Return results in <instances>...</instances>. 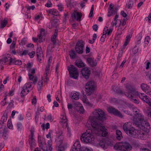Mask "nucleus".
<instances>
[{
  "label": "nucleus",
  "instance_id": "9b49d317",
  "mask_svg": "<svg viewBox=\"0 0 151 151\" xmlns=\"http://www.w3.org/2000/svg\"><path fill=\"white\" fill-rule=\"evenodd\" d=\"M74 106L75 109L77 111L81 114H83L84 112L83 106L79 102L76 101L74 103Z\"/></svg>",
  "mask_w": 151,
  "mask_h": 151
},
{
  "label": "nucleus",
  "instance_id": "37998d69",
  "mask_svg": "<svg viewBox=\"0 0 151 151\" xmlns=\"http://www.w3.org/2000/svg\"><path fill=\"white\" fill-rule=\"evenodd\" d=\"M7 23V22L6 20H4V22H2L1 24V28H3L4 27Z\"/></svg>",
  "mask_w": 151,
  "mask_h": 151
},
{
  "label": "nucleus",
  "instance_id": "6e6d98bb",
  "mask_svg": "<svg viewBox=\"0 0 151 151\" xmlns=\"http://www.w3.org/2000/svg\"><path fill=\"white\" fill-rule=\"evenodd\" d=\"M47 119L50 122H52L53 120V118L51 114L48 115L47 117Z\"/></svg>",
  "mask_w": 151,
  "mask_h": 151
},
{
  "label": "nucleus",
  "instance_id": "c03bdc74",
  "mask_svg": "<svg viewBox=\"0 0 151 151\" xmlns=\"http://www.w3.org/2000/svg\"><path fill=\"white\" fill-rule=\"evenodd\" d=\"M58 20H54L52 22V27H56Z\"/></svg>",
  "mask_w": 151,
  "mask_h": 151
},
{
  "label": "nucleus",
  "instance_id": "473e14b6",
  "mask_svg": "<svg viewBox=\"0 0 151 151\" xmlns=\"http://www.w3.org/2000/svg\"><path fill=\"white\" fill-rule=\"evenodd\" d=\"M26 89L24 88L23 87V90L21 91V96L22 98L24 97V96L27 94V93L26 92V90H27Z\"/></svg>",
  "mask_w": 151,
  "mask_h": 151
},
{
  "label": "nucleus",
  "instance_id": "0eeeda50",
  "mask_svg": "<svg viewBox=\"0 0 151 151\" xmlns=\"http://www.w3.org/2000/svg\"><path fill=\"white\" fill-rule=\"evenodd\" d=\"M70 76L75 79H76L78 76V72L77 68L73 65H70L68 67Z\"/></svg>",
  "mask_w": 151,
  "mask_h": 151
},
{
  "label": "nucleus",
  "instance_id": "13d9d810",
  "mask_svg": "<svg viewBox=\"0 0 151 151\" xmlns=\"http://www.w3.org/2000/svg\"><path fill=\"white\" fill-rule=\"evenodd\" d=\"M129 42L126 41L125 40V42L124 43L123 47L122 48V51L124 50L125 47L127 46V45H128V44L129 43Z\"/></svg>",
  "mask_w": 151,
  "mask_h": 151
},
{
  "label": "nucleus",
  "instance_id": "b1692460",
  "mask_svg": "<svg viewBox=\"0 0 151 151\" xmlns=\"http://www.w3.org/2000/svg\"><path fill=\"white\" fill-rule=\"evenodd\" d=\"M137 132H136L137 135V137H133L139 138V137L141 138L143 137L145 133L143 132L140 130H137Z\"/></svg>",
  "mask_w": 151,
  "mask_h": 151
},
{
  "label": "nucleus",
  "instance_id": "338daca9",
  "mask_svg": "<svg viewBox=\"0 0 151 151\" xmlns=\"http://www.w3.org/2000/svg\"><path fill=\"white\" fill-rule=\"evenodd\" d=\"M73 105L71 104H68V109L70 110H71L73 108Z\"/></svg>",
  "mask_w": 151,
  "mask_h": 151
},
{
  "label": "nucleus",
  "instance_id": "f257e3e1",
  "mask_svg": "<svg viewBox=\"0 0 151 151\" xmlns=\"http://www.w3.org/2000/svg\"><path fill=\"white\" fill-rule=\"evenodd\" d=\"M92 113L93 115L89 117V120L92 126L96 129H101L103 128L101 122L106 120L104 112L99 109H95Z\"/></svg>",
  "mask_w": 151,
  "mask_h": 151
},
{
  "label": "nucleus",
  "instance_id": "bf43d9fd",
  "mask_svg": "<svg viewBox=\"0 0 151 151\" xmlns=\"http://www.w3.org/2000/svg\"><path fill=\"white\" fill-rule=\"evenodd\" d=\"M28 52V51L25 50H24L22 52V53H19V55H26Z\"/></svg>",
  "mask_w": 151,
  "mask_h": 151
},
{
  "label": "nucleus",
  "instance_id": "4be33fe9",
  "mask_svg": "<svg viewBox=\"0 0 151 151\" xmlns=\"http://www.w3.org/2000/svg\"><path fill=\"white\" fill-rule=\"evenodd\" d=\"M28 75L29 78L30 80H32L33 78H34V80L32 83L34 84H35L36 83L37 81V76H33V75L29 73H28Z\"/></svg>",
  "mask_w": 151,
  "mask_h": 151
},
{
  "label": "nucleus",
  "instance_id": "20e7f679",
  "mask_svg": "<svg viewBox=\"0 0 151 151\" xmlns=\"http://www.w3.org/2000/svg\"><path fill=\"white\" fill-rule=\"evenodd\" d=\"M131 122L126 123L123 125V129L129 135L132 137H137L136 132H137L134 128L132 126Z\"/></svg>",
  "mask_w": 151,
  "mask_h": 151
},
{
  "label": "nucleus",
  "instance_id": "79ce46f5",
  "mask_svg": "<svg viewBox=\"0 0 151 151\" xmlns=\"http://www.w3.org/2000/svg\"><path fill=\"white\" fill-rule=\"evenodd\" d=\"M16 40V39L15 40ZM16 44V41L13 40L10 46V48L11 49L14 50Z\"/></svg>",
  "mask_w": 151,
  "mask_h": 151
},
{
  "label": "nucleus",
  "instance_id": "39448f33",
  "mask_svg": "<svg viewBox=\"0 0 151 151\" xmlns=\"http://www.w3.org/2000/svg\"><path fill=\"white\" fill-rule=\"evenodd\" d=\"M114 148L121 151H129L132 149V147L128 142H124L117 143L114 146Z\"/></svg>",
  "mask_w": 151,
  "mask_h": 151
},
{
  "label": "nucleus",
  "instance_id": "ddd939ff",
  "mask_svg": "<svg viewBox=\"0 0 151 151\" xmlns=\"http://www.w3.org/2000/svg\"><path fill=\"white\" fill-rule=\"evenodd\" d=\"M81 73L83 77L86 79H87L89 78L91 72L88 68H84L82 69Z\"/></svg>",
  "mask_w": 151,
  "mask_h": 151
},
{
  "label": "nucleus",
  "instance_id": "aec40b11",
  "mask_svg": "<svg viewBox=\"0 0 151 151\" xmlns=\"http://www.w3.org/2000/svg\"><path fill=\"white\" fill-rule=\"evenodd\" d=\"M50 65V64H48V65L46 67L45 70V74H44L45 77V79L47 80H48V78L47 77L48 74H49V68Z\"/></svg>",
  "mask_w": 151,
  "mask_h": 151
},
{
  "label": "nucleus",
  "instance_id": "774afa93",
  "mask_svg": "<svg viewBox=\"0 0 151 151\" xmlns=\"http://www.w3.org/2000/svg\"><path fill=\"white\" fill-rule=\"evenodd\" d=\"M90 51V49L89 47L87 46L86 48V54L89 53Z\"/></svg>",
  "mask_w": 151,
  "mask_h": 151
},
{
  "label": "nucleus",
  "instance_id": "4468645a",
  "mask_svg": "<svg viewBox=\"0 0 151 151\" xmlns=\"http://www.w3.org/2000/svg\"><path fill=\"white\" fill-rule=\"evenodd\" d=\"M80 146L79 142L78 141H76L70 150V151H82V148H81Z\"/></svg>",
  "mask_w": 151,
  "mask_h": 151
},
{
  "label": "nucleus",
  "instance_id": "c9c22d12",
  "mask_svg": "<svg viewBox=\"0 0 151 151\" xmlns=\"http://www.w3.org/2000/svg\"><path fill=\"white\" fill-rule=\"evenodd\" d=\"M38 142L39 143V146L41 148H42L43 147V145L42 142L41 140V138L38 137Z\"/></svg>",
  "mask_w": 151,
  "mask_h": 151
},
{
  "label": "nucleus",
  "instance_id": "2eb2a0df",
  "mask_svg": "<svg viewBox=\"0 0 151 151\" xmlns=\"http://www.w3.org/2000/svg\"><path fill=\"white\" fill-rule=\"evenodd\" d=\"M142 90L147 94L151 95V89L150 87L144 83H142L140 86Z\"/></svg>",
  "mask_w": 151,
  "mask_h": 151
},
{
  "label": "nucleus",
  "instance_id": "e2e57ef3",
  "mask_svg": "<svg viewBox=\"0 0 151 151\" xmlns=\"http://www.w3.org/2000/svg\"><path fill=\"white\" fill-rule=\"evenodd\" d=\"M52 132V130H50L48 134L46 135V137L47 138H48L50 137V139L51 138V137L50 136Z\"/></svg>",
  "mask_w": 151,
  "mask_h": 151
},
{
  "label": "nucleus",
  "instance_id": "603ef678",
  "mask_svg": "<svg viewBox=\"0 0 151 151\" xmlns=\"http://www.w3.org/2000/svg\"><path fill=\"white\" fill-rule=\"evenodd\" d=\"M14 64L15 65H20L22 64V62L19 60H17L14 61Z\"/></svg>",
  "mask_w": 151,
  "mask_h": 151
},
{
  "label": "nucleus",
  "instance_id": "9d476101",
  "mask_svg": "<svg viewBox=\"0 0 151 151\" xmlns=\"http://www.w3.org/2000/svg\"><path fill=\"white\" fill-rule=\"evenodd\" d=\"M108 111L110 113L121 118H122L123 117V115L120 111L113 107L108 108Z\"/></svg>",
  "mask_w": 151,
  "mask_h": 151
},
{
  "label": "nucleus",
  "instance_id": "5fc2aeb1",
  "mask_svg": "<svg viewBox=\"0 0 151 151\" xmlns=\"http://www.w3.org/2000/svg\"><path fill=\"white\" fill-rule=\"evenodd\" d=\"M82 151H92V150L89 149L87 147H82Z\"/></svg>",
  "mask_w": 151,
  "mask_h": 151
},
{
  "label": "nucleus",
  "instance_id": "49530a36",
  "mask_svg": "<svg viewBox=\"0 0 151 151\" xmlns=\"http://www.w3.org/2000/svg\"><path fill=\"white\" fill-rule=\"evenodd\" d=\"M56 37L54 35H53L51 37V41L53 42V45H55L56 42V40H55V38Z\"/></svg>",
  "mask_w": 151,
  "mask_h": 151
},
{
  "label": "nucleus",
  "instance_id": "7c9ffc66",
  "mask_svg": "<svg viewBox=\"0 0 151 151\" xmlns=\"http://www.w3.org/2000/svg\"><path fill=\"white\" fill-rule=\"evenodd\" d=\"M102 127H103V128H102L101 129H96L94 128L95 130V131L96 132L97 131V130H101L102 129H104V128H105V127H103L102 126ZM107 132L105 130L102 131L101 134H102V136L103 137H105L107 135Z\"/></svg>",
  "mask_w": 151,
  "mask_h": 151
},
{
  "label": "nucleus",
  "instance_id": "4d7b16f0",
  "mask_svg": "<svg viewBox=\"0 0 151 151\" xmlns=\"http://www.w3.org/2000/svg\"><path fill=\"white\" fill-rule=\"evenodd\" d=\"M63 143V141L62 140H60L58 141V144L59 145L58 146V147L59 146H60V147H65V145H67L66 144H65L61 146V145Z\"/></svg>",
  "mask_w": 151,
  "mask_h": 151
},
{
  "label": "nucleus",
  "instance_id": "bb28decb",
  "mask_svg": "<svg viewBox=\"0 0 151 151\" xmlns=\"http://www.w3.org/2000/svg\"><path fill=\"white\" fill-rule=\"evenodd\" d=\"M45 35V30L43 29H41L40 30V35L39 36L38 35L39 39H40V42H42V37L44 36Z\"/></svg>",
  "mask_w": 151,
  "mask_h": 151
},
{
  "label": "nucleus",
  "instance_id": "0e129e2a",
  "mask_svg": "<svg viewBox=\"0 0 151 151\" xmlns=\"http://www.w3.org/2000/svg\"><path fill=\"white\" fill-rule=\"evenodd\" d=\"M121 14L124 17H126L127 16V14L124 11L121 12Z\"/></svg>",
  "mask_w": 151,
  "mask_h": 151
},
{
  "label": "nucleus",
  "instance_id": "72a5a7b5",
  "mask_svg": "<svg viewBox=\"0 0 151 151\" xmlns=\"http://www.w3.org/2000/svg\"><path fill=\"white\" fill-rule=\"evenodd\" d=\"M42 85L43 82L42 81V80L39 81H38L37 86V89L38 91H40L41 89Z\"/></svg>",
  "mask_w": 151,
  "mask_h": 151
},
{
  "label": "nucleus",
  "instance_id": "a18cd8bd",
  "mask_svg": "<svg viewBox=\"0 0 151 151\" xmlns=\"http://www.w3.org/2000/svg\"><path fill=\"white\" fill-rule=\"evenodd\" d=\"M133 6V3L132 0H129L128 3L129 9L132 8Z\"/></svg>",
  "mask_w": 151,
  "mask_h": 151
},
{
  "label": "nucleus",
  "instance_id": "cd10ccee",
  "mask_svg": "<svg viewBox=\"0 0 151 151\" xmlns=\"http://www.w3.org/2000/svg\"><path fill=\"white\" fill-rule=\"evenodd\" d=\"M71 98L72 99H74L75 100L78 99H79V93L76 92L73 93V95L71 96Z\"/></svg>",
  "mask_w": 151,
  "mask_h": 151
},
{
  "label": "nucleus",
  "instance_id": "2f4dec72",
  "mask_svg": "<svg viewBox=\"0 0 151 151\" xmlns=\"http://www.w3.org/2000/svg\"><path fill=\"white\" fill-rule=\"evenodd\" d=\"M7 119V113L4 114L3 115L1 119V122H2V124H3L4 122H6Z\"/></svg>",
  "mask_w": 151,
  "mask_h": 151
},
{
  "label": "nucleus",
  "instance_id": "e433bc0d",
  "mask_svg": "<svg viewBox=\"0 0 151 151\" xmlns=\"http://www.w3.org/2000/svg\"><path fill=\"white\" fill-rule=\"evenodd\" d=\"M114 12V10H113V9H112L111 11L110 10H108V14H107V16L108 17H110L112 14H116V13Z\"/></svg>",
  "mask_w": 151,
  "mask_h": 151
},
{
  "label": "nucleus",
  "instance_id": "7ed1b4c3",
  "mask_svg": "<svg viewBox=\"0 0 151 151\" xmlns=\"http://www.w3.org/2000/svg\"><path fill=\"white\" fill-rule=\"evenodd\" d=\"M137 111L135 112V116L133 121V125L145 131L146 130L145 126L149 127L150 125L144 119V116L141 113H137Z\"/></svg>",
  "mask_w": 151,
  "mask_h": 151
},
{
  "label": "nucleus",
  "instance_id": "393cba45",
  "mask_svg": "<svg viewBox=\"0 0 151 151\" xmlns=\"http://www.w3.org/2000/svg\"><path fill=\"white\" fill-rule=\"evenodd\" d=\"M116 138L117 139L119 140L122 137V133L120 130H116Z\"/></svg>",
  "mask_w": 151,
  "mask_h": 151
},
{
  "label": "nucleus",
  "instance_id": "ea45409f",
  "mask_svg": "<svg viewBox=\"0 0 151 151\" xmlns=\"http://www.w3.org/2000/svg\"><path fill=\"white\" fill-rule=\"evenodd\" d=\"M93 10H94V5H92L91 6V11L90 12V14L89 15V17H91L92 16L93 13Z\"/></svg>",
  "mask_w": 151,
  "mask_h": 151
},
{
  "label": "nucleus",
  "instance_id": "412c9836",
  "mask_svg": "<svg viewBox=\"0 0 151 151\" xmlns=\"http://www.w3.org/2000/svg\"><path fill=\"white\" fill-rule=\"evenodd\" d=\"M72 16H73L74 18L77 20L80 21L82 16V14L78 12H77L76 14L75 13L72 14Z\"/></svg>",
  "mask_w": 151,
  "mask_h": 151
},
{
  "label": "nucleus",
  "instance_id": "f3484780",
  "mask_svg": "<svg viewBox=\"0 0 151 151\" xmlns=\"http://www.w3.org/2000/svg\"><path fill=\"white\" fill-rule=\"evenodd\" d=\"M47 12L52 15H55L57 16H59V12L56 9H53L47 11Z\"/></svg>",
  "mask_w": 151,
  "mask_h": 151
},
{
  "label": "nucleus",
  "instance_id": "f704fd0d",
  "mask_svg": "<svg viewBox=\"0 0 151 151\" xmlns=\"http://www.w3.org/2000/svg\"><path fill=\"white\" fill-rule=\"evenodd\" d=\"M32 83H33L32 82L27 83L24 85L23 87H24V88L27 89L28 88H31L32 86Z\"/></svg>",
  "mask_w": 151,
  "mask_h": 151
},
{
  "label": "nucleus",
  "instance_id": "680f3d73",
  "mask_svg": "<svg viewBox=\"0 0 151 151\" xmlns=\"http://www.w3.org/2000/svg\"><path fill=\"white\" fill-rule=\"evenodd\" d=\"M106 37V35L105 34H104L101 37V41L102 42H104V39Z\"/></svg>",
  "mask_w": 151,
  "mask_h": 151
},
{
  "label": "nucleus",
  "instance_id": "1a4fd4ad",
  "mask_svg": "<svg viewBox=\"0 0 151 151\" xmlns=\"http://www.w3.org/2000/svg\"><path fill=\"white\" fill-rule=\"evenodd\" d=\"M84 42L81 40L78 42L75 46V49L76 52L78 54H82L83 52V48L84 47Z\"/></svg>",
  "mask_w": 151,
  "mask_h": 151
},
{
  "label": "nucleus",
  "instance_id": "4c0bfd02",
  "mask_svg": "<svg viewBox=\"0 0 151 151\" xmlns=\"http://www.w3.org/2000/svg\"><path fill=\"white\" fill-rule=\"evenodd\" d=\"M137 45H136L132 50V53L134 54H136L138 52V48L137 46Z\"/></svg>",
  "mask_w": 151,
  "mask_h": 151
},
{
  "label": "nucleus",
  "instance_id": "6ab92c4d",
  "mask_svg": "<svg viewBox=\"0 0 151 151\" xmlns=\"http://www.w3.org/2000/svg\"><path fill=\"white\" fill-rule=\"evenodd\" d=\"M9 60L10 61L9 64L11 65L12 62H13L12 59L9 57H5L4 58H2L1 60V61L4 62L5 63L7 62Z\"/></svg>",
  "mask_w": 151,
  "mask_h": 151
},
{
  "label": "nucleus",
  "instance_id": "a19ab883",
  "mask_svg": "<svg viewBox=\"0 0 151 151\" xmlns=\"http://www.w3.org/2000/svg\"><path fill=\"white\" fill-rule=\"evenodd\" d=\"M66 148V145H65V147H60V146H59L57 151H64Z\"/></svg>",
  "mask_w": 151,
  "mask_h": 151
},
{
  "label": "nucleus",
  "instance_id": "864d4df0",
  "mask_svg": "<svg viewBox=\"0 0 151 151\" xmlns=\"http://www.w3.org/2000/svg\"><path fill=\"white\" fill-rule=\"evenodd\" d=\"M63 5L62 4H60L57 5V6L58 8V9L60 11H62L63 8Z\"/></svg>",
  "mask_w": 151,
  "mask_h": 151
},
{
  "label": "nucleus",
  "instance_id": "8fccbe9b",
  "mask_svg": "<svg viewBox=\"0 0 151 151\" xmlns=\"http://www.w3.org/2000/svg\"><path fill=\"white\" fill-rule=\"evenodd\" d=\"M33 66L32 63H29L27 64L26 66V67L27 69H29V71L31 70L30 68L32 67Z\"/></svg>",
  "mask_w": 151,
  "mask_h": 151
},
{
  "label": "nucleus",
  "instance_id": "6e6552de",
  "mask_svg": "<svg viewBox=\"0 0 151 151\" xmlns=\"http://www.w3.org/2000/svg\"><path fill=\"white\" fill-rule=\"evenodd\" d=\"M95 84L94 81H89L85 85L86 91L88 95H90L94 90Z\"/></svg>",
  "mask_w": 151,
  "mask_h": 151
},
{
  "label": "nucleus",
  "instance_id": "a211bd4d",
  "mask_svg": "<svg viewBox=\"0 0 151 151\" xmlns=\"http://www.w3.org/2000/svg\"><path fill=\"white\" fill-rule=\"evenodd\" d=\"M75 63V65L79 68H82L85 66V64L81 60H76Z\"/></svg>",
  "mask_w": 151,
  "mask_h": 151
},
{
  "label": "nucleus",
  "instance_id": "de8ad7c7",
  "mask_svg": "<svg viewBox=\"0 0 151 151\" xmlns=\"http://www.w3.org/2000/svg\"><path fill=\"white\" fill-rule=\"evenodd\" d=\"M6 96H5V98L1 102V104L2 106H4L6 103Z\"/></svg>",
  "mask_w": 151,
  "mask_h": 151
},
{
  "label": "nucleus",
  "instance_id": "c756f323",
  "mask_svg": "<svg viewBox=\"0 0 151 151\" xmlns=\"http://www.w3.org/2000/svg\"><path fill=\"white\" fill-rule=\"evenodd\" d=\"M7 131L5 128L4 129L3 132L2 137L4 140H6L8 138V135L7 134Z\"/></svg>",
  "mask_w": 151,
  "mask_h": 151
},
{
  "label": "nucleus",
  "instance_id": "f8f14e48",
  "mask_svg": "<svg viewBox=\"0 0 151 151\" xmlns=\"http://www.w3.org/2000/svg\"><path fill=\"white\" fill-rule=\"evenodd\" d=\"M31 134L29 137V144L31 148L33 147L34 146L36 145L35 143V140L33 138L34 131L32 130H31Z\"/></svg>",
  "mask_w": 151,
  "mask_h": 151
},
{
  "label": "nucleus",
  "instance_id": "5701e85b",
  "mask_svg": "<svg viewBox=\"0 0 151 151\" xmlns=\"http://www.w3.org/2000/svg\"><path fill=\"white\" fill-rule=\"evenodd\" d=\"M37 55V58H39V56L40 57H42L43 56V53L42 50L40 47H38L36 51Z\"/></svg>",
  "mask_w": 151,
  "mask_h": 151
},
{
  "label": "nucleus",
  "instance_id": "58836bf2",
  "mask_svg": "<svg viewBox=\"0 0 151 151\" xmlns=\"http://www.w3.org/2000/svg\"><path fill=\"white\" fill-rule=\"evenodd\" d=\"M135 96H134V97H128L129 98H130L131 99V100L133 101V102H134L135 104H139V101L137 100L136 99H134V98L135 97Z\"/></svg>",
  "mask_w": 151,
  "mask_h": 151
},
{
  "label": "nucleus",
  "instance_id": "c85d7f7f",
  "mask_svg": "<svg viewBox=\"0 0 151 151\" xmlns=\"http://www.w3.org/2000/svg\"><path fill=\"white\" fill-rule=\"evenodd\" d=\"M69 55L71 58L73 59L76 57V53L73 50H72L69 52Z\"/></svg>",
  "mask_w": 151,
  "mask_h": 151
},
{
  "label": "nucleus",
  "instance_id": "a878e982",
  "mask_svg": "<svg viewBox=\"0 0 151 151\" xmlns=\"http://www.w3.org/2000/svg\"><path fill=\"white\" fill-rule=\"evenodd\" d=\"M62 120L61 122L62 123H63L64 124H65L66 126L67 127V119L65 115H63L61 117Z\"/></svg>",
  "mask_w": 151,
  "mask_h": 151
},
{
  "label": "nucleus",
  "instance_id": "09e8293b",
  "mask_svg": "<svg viewBox=\"0 0 151 151\" xmlns=\"http://www.w3.org/2000/svg\"><path fill=\"white\" fill-rule=\"evenodd\" d=\"M22 124L21 123H18L17 124V129L19 131H20L22 128Z\"/></svg>",
  "mask_w": 151,
  "mask_h": 151
},
{
  "label": "nucleus",
  "instance_id": "052dcab7",
  "mask_svg": "<svg viewBox=\"0 0 151 151\" xmlns=\"http://www.w3.org/2000/svg\"><path fill=\"white\" fill-rule=\"evenodd\" d=\"M52 4L51 2L49 1L45 4V6L47 7H50L52 6Z\"/></svg>",
  "mask_w": 151,
  "mask_h": 151
},
{
  "label": "nucleus",
  "instance_id": "69168bd1",
  "mask_svg": "<svg viewBox=\"0 0 151 151\" xmlns=\"http://www.w3.org/2000/svg\"><path fill=\"white\" fill-rule=\"evenodd\" d=\"M93 29L95 31H96L98 29V26L97 24L94 25L93 26Z\"/></svg>",
  "mask_w": 151,
  "mask_h": 151
},
{
  "label": "nucleus",
  "instance_id": "3c124183",
  "mask_svg": "<svg viewBox=\"0 0 151 151\" xmlns=\"http://www.w3.org/2000/svg\"><path fill=\"white\" fill-rule=\"evenodd\" d=\"M35 54V51H32L31 52H29L28 54V55H29L30 58H32L34 57Z\"/></svg>",
  "mask_w": 151,
  "mask_h": 151
},
{
  "label": "nucleus",
  "instance_id": "f03ea898",
  "mask_svg": "<svg viewBox=\"0 0 151 151\" xmlns=\"http://www.w3.org/2000/svg\"><path fill=\"white\" fill-rule=\"evenodd\" d=\"M127 91L128 92H123L120 90H118V88L116 87L114 91L116 93L121 95L124 94L127 97H132L134 96H138L143 101L145 102L149 105L150 103V98L144 93H138L137 91H136L135 88L129 84H127L126 86Z\"/></svg>",
  "mask_w": 151,
  "mask_h": 151
},
{
  "label": "nucleus",
  "instance_id": "423d86ee",
  "mask_svg": "<svg viewBox=\"0 0 151 151\" xmlns=\"http://www.w3.org/2000/svg\"><path fill=\"white\" fill-rule=\"evenodd\" d=\"M93 131L89 129L82 134L81 137L82 141L86 143H90L94 139Z\"/></svg>",
  "mask_w": 151,
  "mask_h": 151
},
{
  "label": "nucleus",
  "instance_id": "dca6fc26",
  "mask_svg": "<svg viewBox=\"0 0 151 151\" xmlns=\"http://www.w3.org/2000/svg\"><path fill=\"white\" fill-rule=\"evenodd\" d=\"M87 62L92 67L96 66L97 64L96 60L92 58H87Z\"/></svg>",
  "mask_w": 151,
  "mask_h": 151
}]
</instances>
